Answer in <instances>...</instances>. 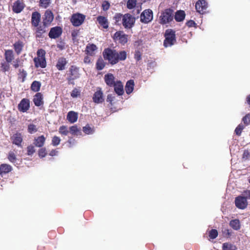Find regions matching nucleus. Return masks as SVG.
Listing matches in <instances>:
<instances>
[{
  "label": "nucleus",
  "mask_w": 250,
  "mask_h": 250,
  "mask_svg": "<svg viewBox=\"0 0 250 250\" xmlns=\"http://www.w3.org/2000/svg\"><path fill=\"white\" fill-rule=\"evenodd\" d=\"M103 56L105 60H107L111 64H116L119 61H124L126 58V53L125 51L119 52L110 48L104 49Z\"/></svg>",
  "instance_id": "f257e3e1"
},
{
  "label": "nucleus",
  "mask_w": 250,
  "mask_h": 250,
  "mask_svg": "<svg viewBox=\"0 0 250 250\" xmlns=\"http://www.w3.org/2000/svg\"><path fill=\"white\" fill-rule=\"evenodd\" d=\"M45 52L44 50L42 49L38 50L37 51V57L35 58L34 59L36 67H45L46 63L45 59Z\"/></svg>",
  "instance_id": "f03ea898"
},
{
  "label": "nucleus",
  "mask_w": 250,
  "mask_h": 250,
  "mask_svg": "<svg viewBox=\"0 0 250 250\" xmlns=\"http://www.w3.org/2000/svg\"><path fill=\"white\" fill-rule=\"evenodd\" d=\"M173 18V11L170 9H167L163 11L159 17L160 23L166 24L171 21Z\"/></svg>",
  "instance_id": "7ed1b4c3"
},
{
  "label": "nucleus",
  "mask_w": 250,
  "mask_h": 250,
  "mask_svg": "<svg viewBox=\"0 0 250 250\" xmlns=\"http://www.w3.org/2000/svg\"><path fill=\"white\" fill-rule=\"evenodd\" d=\"M166 39L164 42V45L166 47L170 46L175 42V32L171 29H167L165 33Z\"/></svg>",
  "instance_id": "20e7f679"
},
{
  "label": "nucleus",
  "mask_w": 250,
  "mask_h": 250,
  "mask_svg": "<svg viewBox=\"0 0 250 250\" xmlns=\"http://www.w3.org/2000/svg\"><path fill=\"white\" fill-rule=\"evenodd\" d=\"M123 17V25L125 28H131L134 25L135 19L132 15L129 14H125L122 16L119 15L118 18Z\"/></svg>",
  "instance_id": "39448f33"
},
{
  "label": "nucleus",
  "mask_w": 250,
  "mask_h": 250,
  "mask_svg": "<svg viewBox=\"0 0 250 250\" xmlns=\"http://www.w3.org/2000/svg\"><path fill=\"white\" fill-rule=\"evenodd\" d=\"M69 76L67 78L68 81L70 83L71 81H73L79 78L80 76L79 73V68L76 66L72 65L69 68Z\"/></svg>",
  "instance_id": "423d86ee"
},
{
  "label": "nucleus",
  "mask_w": 250,
  "mask_h": 250,
  "mask_svg": "<svg viewBox=\"0 0 250 250\" xmlns=\"http://www.w3.org/2000/svg\"><path fill=\"white\" fill-rule=\"evenodd\" d=\"M85 18L84 15L80 13L73 14L72 16L71 21L74 26H79L83 22Z\"/></svg>",
  "instance_id": "0eeeda50"
},
{
  "label": "nucleus",
  "mask_w": 250,
  "mask_h": 250,
  "mask_svg": "<svg viewBox=\"0 0 250 250\" xmlns=\"http://www.w3.org/2000/svg\"><path fill=\"white\" fill-rule=\"evenodd\" d=\"M153 19V14L151 10H145L141 14V21L145 23H148L152 21Z\"/></svg>",
  "instance_id": "6e6552de"
},
{
  "label": "nucleus",
  "mask_w": 250,
  "mask_h": 250,
  "mask_svg": "<svg viewBox=\"0 0 250 250\" xmlns=\"http://www.w3.org/2000/svg\"><path fill=\"white\" fill-rule=\"evenodd\" d=\"M235 204L237 208L243 209L247 207L248 202L246 198L244 196H239L235 198Z\"/></svg>",
  "instance_id": "1a4fd4ad"
},
{
  "label": "nucleus",
  "mask_w": 250,
  "mask_h": 250,
  "mask_svg": "<svg viewBox=\"0 0 250 250\" xmlns=\"http://www.w3.org/2000/svg\"><path fill=\"white\" fill-rule=\"evenodd\" d=\"M114 39L122 44H125L127 42V36L122 31L116 32L114 35Z\"/></svg>",
  "instance_id": "9d476101"
},
{
  "label": "nucleus",
  "mask_w": 250,
  "mask_h": 250,
  "mask_svg": "<svg viewBox=\"0 0 250 250\" xmlns=\"http://www.w3.org/2000/svg\"><path fill=\"white\" fill-rule=\"evenodd\" d=\"M207 7V3L205 0H199L195 4V8L197 11L201 14L204 13Z\"/></svg>",
  "instance_id": "9b49d317"
},
{
  "label": "nucleus",
  "mask_w": 250,
  "mask_h": 250,
  "mask_svg": "<svg viewBox=\"0 0 250 250\" xmlns=\"http://www.w3.org/2000/svg\"><path fill=\"white\" fill-rule=\"evenodd\" d=\"M44 17L43 19L42 23L44 25H48L53 21L54 15L53 13L50 10H46L44 14Z\"/></svg>",
  "instance_id": "f8f14e48"
},
{
  "label": "nucleus",
  "mask_w": 250,
  "mask_h": 250,
  "mask_svg": "<svg viewBox=\"0 0 250 250\" xmlns=\"http://www.w3.org/2000/svg\"><path fill=\"white\" fill-rule=\"evenodd\" d=\"M29 106V101L26 99H23L18 105V109L20 111L25 112L28 110Z\"/></svg>",
  "instance_id": "ddd939ff"
},
{
  "label": "nucleus",
  "mask_w": 250,
  "mask_h": 250,
  "mask_svg": "<svg viewBox=\"0 0 250 250\" xmlns=\"http://www.w3.org/2000/svg\"><path fill=\"white\" fill-rule=\"evenodd\" d=\"M62 30L60 27L52 28L49 33V36L50 38L56 39L58 38L62 34Z\"/></svg>",
  "instance_id": "4468645a"
},
{
  "label": "nucleus",
  "mask_w": 250,
  "mask_h": 250,
  "mask_svg": "<svg viewBox=\"0 0 250 250\" xmlns=\"http://www.w3.org/2000/svg\"><path fill=\"white\" fill-rule=\"evenodd\" d=\"M41 14L38 12H34L32 14L31 23L34 27H37L41 21Z\"/></svg>",
  "instance_id": "2eb2a0df"
},
{
  "label": "nucleus",
  "mask_w": 250,
  "mask_h": 250,
  "mask_svg": "<svg viewBox=\"0 0 250 250\" xmlns=\"http://www.w3.org/2000/svg\"><path fill=\"white\" fill-rule=\"evenodd\" d=\"M93 100L97 104L102 103L104 101L103 93L101 89L95 93L93 97Z\"/></svg>",
  "instance_id": "dca6fc26"
},
{
  "label": "nucleus",
  "mask_w": 250,
  "mask_h": 250,
  "mask_svg": "<svg viewBox=\"0 0 250 250\" xmlns=\"http://www.w3.org/2000/svg\"><path fill=\"white\" fill-rule=\"evenodd\" d=\"M104 80L106 84L109 86H113V84L116 83L115 82V77L111 73L105 75Z\"/></svg>",
  "instance_id": "f3484780"
},
{
  "label": "nucleus",
  "mask_w": 250,
  "mask_h": 250,
  "mask_svg": "<svg viewBox=\"0 0 250 250\" xmlns=\"http://www.w3.org/2000/svg\"><path fill=\"white\" fill-rule=\"evenodd\" d=\"M48 25H44L43 23L42 25H39L37 27H36V36L39 38L42 37V35L46 32V27Z\"/></svg>",
  "instance_id": "a211bd4d"
},
{
  "label": "nucleus",
  "mask_w": 250,
  "mask_h": 250,
  "mask_svg": "<svg viewBox=\"0 0 250 250\" xmlns=\"http://www.w3.org/2000/svg\"><path fill=\"white\" fill-rule=\"evenodd\" d=\"M114 90L119 95H122L124 93L123 84L120 81L116 82L114 84Z\"/></svg>",
  "instance_id": "6ab92c4d"
},
{
  "label": "nucleus",
  "mask_w": 250,
  "mask_h": 250,
  "mask_svg": "<svg viewBox=\"0 0 250 250\" xmlns=\"http://www.w3.org/2000/svg\"><path fill=\"white\" fill-rule=\"evenodd\" d=\"M24 8V4L20 0H17L13 3V10L17 13H20Z\"/></svg>",
  "instance_id": "aec40b11"
},
{
  "label": "nucleus",
  "mask_w": 250,
  "mask_h": 250,
  "mask_svg": "<svg viewBox=\"0 0 250 250\" xmlns=\"http://www.w3.org/2000/svg\"><path fill=\"white\" fill-rule=\"evenodd\" d=\"M13 143L18 146H21L22 141V136L21 133H17L12 137Z\"/></svg>",
  "instance_id": "412c9836"
},
{
  "label": "nucleus",
  "mask_w": 250,
  "mask_h": 250,
  "mask_svg": "<svg viewBox=\"0 0 250 250\" xmlns=\"http://www.w3.org/2000/svg\"><path fill=\"white\" fill-rule=\"evenodd\" d=\"M67 63V61L64 58H59L56 64L57 69L59 70H64L65 65Z\"/></svg>",
  "instance_id": "4be33fe9"
},
{
  "label": "nucleus",
  "mask_w": 250,
  "mask_h": 250,
  "mask_svg": "<svg viewBox=\"0 0 250 250\" xmlns=\"http://www.w3.org/2000/svg\"><path fill=\"white\" fill-rule=\"evenodd\" d=\"M12 169V167L6 164L0 165V175L6 174L10 172Z\"/></svg>",
  "instance_id": "5701e85b"
},
{
  "label": "nucleus",
  "mask_w": 250,
  "mask_h": 250,
  "mask_svg": "<svg viewBox=\"0 0 250 250\" xmlns=\"http://www.w3.org/2000/svg\"><path fill=\"white\" fill-rule=\"evenodd\" d=\"M97 20L99 24L103 28L107 29L108 27V22L107 19L104 16H98Z\"/></svg>",
  "instance_id": "b1692460"
},
{
  "label": "nucleus",
  "mask_w": 250,
  "mask_h": 250,
  "mask_svg": "<svg viewBox=\"0 0 250 250\" xmlns=\"http://www.w3.org/2000/svg\"><path fill=\"white\" fill-rule=\"evenodd\" d=\"M33 102L34 104L39 106L43 104L42 96L41 93H37L34 97Z\"/></svg>",
  "instance_id": "393cba45"
},
{
  "label": "nucleus",
  "mask_w": 250,
  "mask_h": 250,
  "mask_svg": "<svg viewBox=\"0 0 250 250\" xmlns=\"http://www.w3.org/2000/svg\"><path fill=\"white\" fill-rule=\"evenodd\" d=\"M67 119L71 123H74L76 122L78 119V114L73 111H70L67 114Z\"/></svg>",
  "instance_id": "a878e982"
},
{
  "label": "nucleus",
  "mask_w": 250,
  "mask_h": 250,
  "mask_svg": "<svg viewBox=\"0 0 250 250\" xmlns=\"http://www.w3.org/2000/svg\"><path fill=\"white\" fill-rule=\"evenodd\" d=\"M45 137L43 135H42L35 139L34 145L37 147H42L43 146L45 142Z\"/></svg>",
  "instance_id": "bb28decb"
},
{
  "label": "nucleus",
  "mask_w": 250,
  "mask_h": 250,
  "mask_svg": "<svg viewBox=\"0 0 250 250\" xmlns=\"http://www.w3.org/2000/svg\"><path fill=\"white\" fill-rule=\"evenodd\" d=\"M134 81L133 80L128 81L126 84L125 89L127 94L131 93L134 89Z\"/></svg>",
  "instance_id": "cd10ccee"
},
{
  "label": "nucleus",
  "mask_w": 250,
  "mask_h": 250,
  "mask_svg": "<svg viewBox=\"0 0 250 250\" xmlns=\"http://www.w3.org/2000/svg\"><path fill=\"white\" fill-rule=\"evenodd\" d=\"M5 58L8 62H11L14 59V55L12 50H7L5 52Z\"/></svg>",
  "instance_id": "c85d7f7f"
},
{
  "label": "nucleus",
  "mask_w": 250,
  "mask_h": 250,
  "mask_svg": "<svg viewBox=\"0 0 250 250\" xmlns=\"http://www.w3.org/2000/svg\"><path fill=\"white\" fill-rule=\"evenodd\" d=\"M185 14L183 11L177 12L175 15V19L177 21H181L185 19Z\"/></svg>",
  "instance_id": "c756f323"
},
{
  "label": "nucleus",
  "mask_w": 250,
  "mask_h": 250,
  "mask_svg": "<svg viewBox=\"0 0 250 250\" xmlns=\"http://www.w3.org/2000/svg\"><path fill=\"white\" fill-rule=\"evenodd\" d=\"M229 225L232 227L233 229L235 230H238L240 229V222L238 219H234L231 220L229 222Z\"/></svg>",
  "instance_id": "7c9ffc66"
},
{
  "label": "nucleus",
  "mask_w": 250,
  "mask_h": 250,
  "mask_svg": "<svg viewBox=\"0 0 250 250\" xmlns=\"http://www.w3.org/2000/svg\"><path fill=\"white\" fill-rule=\"evenodd\" d=\"M97 49V47L96 45L94 44H89L86 47L87 52L90 55H93L94 51L96 50Z\"/></svg>",
  "instance_id": "2f4dec72"
},
{
  "label": "nucleus",
  "mask_w": 250,
  "mask_h": 250,
  "mask_svg": "<svg viewBox=\"0 0 250 250\" xmlns=\"http://www.w3.org/2000/svg\"><path fill=\"white\" fill-rule=\"evenodd\" d=\"M41 84L38 81H34L32 83L31 86V89L37 92L40 90Z\"/></svg>",
  "instance_id": "473e14b6"
},
{
  "label": "nucleus",
  "mask_w": 250,
  "mask_h": 250,
  "mask_svg": "<svg viewBox=\"0 0 250 250\" xmlns=\"http://www.w3.org/2000/svg\"><path fill=\"white\" fill-rule=\"evenodd\" d=\"M105 66V62L102 58L98 60L96 63L97 69L99 70H102Z\"/></svg>",
  "instance_id": "72a5a7b5"
},
{
  "label": "nucleus",
  "mask_w": 250,
  "mask_h": 250,
  "mask_svg": "<svg viewBox=\"0 0 250 250\" xmlns=\"http://www.w3.org/2000/svg\"><path fill=\"white\" fill-rule=\"evenodd\" d=\"M22 47H23V45L21 42H17L14 44V48H15V51L18 54H19L21 53V51L22 50Z\"/></svg>",
  "instance_id": "f704fd0d"
},
{
  "label": "nucleus",
  "mask_w": 250,
  "mask_h": 250,
  "mask_svg": "<svg viewBox=\"0 0 250 250\" xmlns=\"http://www.w3.org/2000/svg\"><path fill=\"white\" fill-rule=\"evenodd\" d=\"M51 0H40V6L43 8H46L50 5Z\"/></svg>",
  "instance_id": "c9c22d12"
},
{
  "label": "nucleus",
  "mask_w": 250,
  "mask_h": 250,
  "mask_svg": "<svg viewBox=\"0 0 250 250\" xmlns=\"http://www.w3.org/2000/svg\"><path fill=\"white\" fill-rule=\"evenodd\" d=\"M223 249L224 250H236V249L235 246L229 243H224Z\"/></svg>",
  "instance_id": "e433bc0d"
},
{
  "label": "nucleus",
  "mask_w": 250,
  "mask_h": 250,
  "mask_svg": "<svg viewBox=\"0 0 250 250\" xmlns=\"http://www.w3.org/2000/svg\"><path fill=\"white\" fill-rule=\"evenodd\" d=\"M8 159L10 162L13 163H15L17 160L15 154L12 151H10L9 152L8 155Z\"/></svg>",
  "instance_id": "4c0bfd02"
},
{
  "label": "nucleus",
  "mask_w": 250,
  "mask_h": 250,
  "mask_svg": "<svg viewBox=\"0 0 250 250\" xmlns=\"http://www.w3.org/2000/svg\"><path fill=\"white\" fill-rule=\"evenodd\" d=\"M136 0H128L126 3L127 8L131 9L135 7L136 5Z\"/></svg>",
  "instance_id": "58836bf2"
},
{
  "label": "nucleus",
  "mask_w": 250,
  "mask_h": 250,
  "mask_svg": "<svg viewBox=\"0 0 250 250\" xmlns=\"http://www.w3.org/2000/svg\"><path fill=\"white\" fill-rule=\"evenodd\" d=\"M59 132L62 135H67L69 132L66 126H61L59 128Z\"/></svg>",
  "instance_id": "ea45409f"
},
{
  "label": "nucleus",
  "mask_w": 250,
  "mask_h": 250,
  "mask_svg": "<svg viewBox=\"0 0 250 250\" xmlns=\"http://www.w3.org/2000/svg\"><path fill=\"white\" fill-rule=\"evenodd\" d=\"M28 132L31 133H34L37 131L36 126L33 124H30L28 126Z\"/></svg>",
  "instance_id": "a19ab883"
},
{
  "label": "nucleus",
  "mask_w": 250,
  "mask_h": 250,
  "mask_svg": "<svg viewBox=\"0 0 250 250\" xmlns=\"http://www.w3.org/2000/svg\"><path fill=\"white\" fill-rule=\"evenodd\" d=\"M218 235V232L216 229H212L210 231L209 236L211 239H215Z\"/></svg>",
  "instance_id": "79ce46f5"
},
{
  "label": "nucleus",
  "mask_w": 250,
  "mask_h": 250,
  "mask_svg": "<svg viewBox=\"0 0 250 250\" xmlns=\"http://www.w3.org/2000/svg\"><path fill=\"white\" fill-rule=\"evenodd\" d=\"M83 131L87 134H91L93 132L92 128L88 125L83 127Z\"/></svg>",
  "instance_id": "37998d69"
},
{
  "label": "nucleus",
  "mask_w": 250,
  "mask_h": 250,
  "mask_svg": "<svg viewBox=\"0 0 250 250\" xmlns=\"http://www.w3.org/2000/svg\"><path fill=\"white\" fill-rule=\"evenodd\" d=\"M79 34V30H73L71 32V36L72 37V40L74 42H75L77 40V38Z\"/></svg>",
  "instance_id": "c03bdc74"
},
{
  "label": "nucleus",
  "mask_w": 250,
  "mask_h": 250,
  "mask_svg": "<svg viewBox=\"0 0 250 250\" xmlns=\"http://www.w3.org/2000/svg\"><path fill=\"white\" fill-rule=\"evenodd\" d=\"M60 141L61 140L58 137L55 136L52 139V144L55 146H57L60 144Z\"/></svg>",
  "instance_id": "a18cd8bd"
},
{
  "label": "nucleus",
  "mask_w": 250,
  "mask_h": 250,
  "mask_svg": "<svg viewBox=\"0 0 250 250\" xmlns=\"http://www.w3.org/2000/svg\"><path fill=\"white\" fill-rule=\"evenodd\" d=\"M80 93V91L77 88H74L71 93V96L73 98H76L77 97Z\"/></svg>",
  "instance_id": "49530a36"
},
{
  "label": "nucleus",
  "mask_w": 250,
  "mask_h": 250,
  "mask_svg": "<svg viewBox=\"0 0 250 250\" xmlns=\"http://www.w3.org/2000/svg\"><path fill=\"white\" fill-rule=\"evenodd\" d=\"M243 128L244 126L241 125H239L235 130L236 134L238 135H240Z\"/></svg>",
  "instance_id": "de8ad7c7"
},
{
  "label": "nucleus",
  "mask_w": 250,
  "mask_h": 250,
  "mask_svg": "<svg viewBox=\"0 0 250 250\" xmlns=\"http://www.w3.org/2000/svg\"><path fill=\"white\" fill-rule=\"evenodd\" d=\"M35 150L33 146H30L27 147V154L28 155L33 154Z\"/></svg>",
  "instance_id": "09e8293b"
},
{
  "label": "nucleus",
  "mask_w": 250,
  "mask_h": 250,
  "mask_svg": "<svg viewBox=\"0 0 250 250\" xmlns=\"http://www.w3.org/2000/svg\"><path fill=\"white\" fill-rule=\"evenodd\" d=\"M46 154V149L44 148H41L39 151V155L41 157H44Z\"/></svg>",
  "instance_id": "8fccbe9b"
},
{
  "label": "nucleus",
  "mask_w": 250,
  "mask_h": 250,
  "mask_svg": "<svg viewBox=\"0 0 250 250\" xmlns=\"http://www.w3.org/2000/svg\"><path fill=\"white\" fill-rule=\"evenodd\" d=\"M243 121L245 124L248 125L250 123V115L248 114L247 115H246L243 118Z\"/></svg>",
  "instance_id": "3c124183"
},
{
  "label": "nucleus",
  "mask_w": 250,
  "mask_h": 250,
  "mask_svg": "<svg viewBox=\"0 0 250 250\" xmlns=\"http://www.w3.org/2000/svg\"><path fill=\"white\" fill-rule=\"evenodd\" d=\"M103 9L104 11L107 10L110 7V4L108 1H105L102 4Z\"/></svg>",
  "instance_id": "603ef678"
},
{
  "label": "nucleus",
  "mask_w": 250,
  "mask_h": 250,
  "mask_svg": "<svg viewBox=\"0 0 250 250\" xmlns=\"http://www.w3.org/2000/svg\"><path fill=\"white\" fill-rule=\"evenodd\" d=\"M250 157V153L248 150H245L243 154V159L246 160Z\"/></svg>",
  "instance_id": "864d4df0"
},
{
  "label": "nucleus",
  "mask_w": 250,
  "mask_h": 250,
  "mask_svg": "<svg viewBox=\"0 0 250 250\" xmlns=\"http://www.w3.org/2000/svg\"><path fill=\"white\" fill-rule=\"evenodd\" d=\"M78 131V129L76 126H72L70 127V132L72 134H75Z\"/></svg>",
  "instance_id": "5fc2aeb1"
},
{
  "label": "nucleus",
  "mask_w": 250,
  "mask_h": 250,
  "mask_svg": "<svg viewBox=\"0 0 250 250\" xmlns=\"http://www.w3.org/2000/svg\"><path fill=\"white\" fill-rule=\"evenodd\" d=\"M244 195L245 198L250 199V190H245L244 192Z\"/></svg>",
  "instance_id": "6e6d98bb"
},
{
  "label": "nucleus",
  "mask_w": 250,
  "mask_h": 250,
  "mask_svg": "<svg viewBox=\"0 0 250 250\" xmlns=\"http://www.w3.org/2000/svg\"><path fill=\"white\" fill-rule=\"evenodd\" d=\"M195 24V22H194L193 21H192V20L189 21H188L187 22V25L188 27H192V26H193Z\"/></svg>",
  "instance_id": "4d7b16f0"
},
{
  "label": "nucleus",
  "mask_w": 250,
  "mask_h": 250,
  "mask_svg": "<svg viewBox=\"0 0 250 250\" xmlns=\"http://www.w3.org/2000/svg\"><path fill=\"white\" fill-rule=\"evenodd\" d=\"M135 59L137 61H139L140 60H141V56L139 52L136 53V54H135Z\"/></svg>",
  "instance_id": "13d9d810"
},
{
  "label": "nucleus",
  "mask_w": 250,
  "mask_h": 250,
  "mask_svg": "<svg viewBox=\"0 0 250 250\" xmlns=\"http://www.w3.org/2000/svg\"><path fill=\"white\" fill-rule=\"evenodd\" d=\"M84 62L86 63H89L90 62V60L88 57H85L84 59Z\"/></svg>",
  "instance_id": "bf43d9fd"
},
{
  "label": "nucleus",
  "mask_w": 250,
  "mask_h": 250,
  "mask_svg": "<svg viewBox=\"0 0 250 250\" xmlns=\"http://www.w3.org/2000/svg\"><path fill=\"white\" fill-rule=\"evenodd\" d=\"M57 152H58L57 151H56L55 150H52V151H51L49 154L51 156H55L56 155Z\"/></svg>",
  "instance_id": "052dcab7"
},
{
  "label": "nucleus",
  "mask_w": 250,
  "mask_h": 250,
  "mask_svg": "<svg viewBox=\"0 0 250 250\" xmlns=\"http://www.w3.org/2000/svg\"><path fill=\"white\" fill-rule=\"evenodd\" d=\"M107 101L111 102L113 101V97L111 95H108L107 98Z\"/></svg>",
  "instance_id": "680f3d73"
},
{
  "label": "nucleus",
  "mask_w": 250,
  "mask_h": 250,
  "mask_svg": "<svg viewBox=\"0 0 250 250\" xmlns=\"http://www.w3.org/2000/svg\"><path fill=\"white\" fill-rule=\"evenodd\" d=\"M246 101L248 104L249 105L250 107V94L247 97Z\"/></svg>",
  "instance_id": "e2e57ef3"
},
{
  "label": "nucleus",
  "mask_w": 250,
  "mask_h": 250,
  "mask_svg": "<svg viewBox=\"0 0 250 250\" xmlns=\"http://www.w3.org/2000/svg\"><path fill=\"white\" fill-rule=\"evenodd\" d=\"M14 66L15 67V68H17L19 67V64H18V62H16V63H15L14 64Z\"/></svg>",
  "instance_id": "0e129e2a"
},
{
  "label": "nucleus",
  "mask_w": 250,
  "mask_h": 250,
  "mask_svg": "<svg viewBox=\"0 0 250 250\" xmlns=\"http://www.w3.org/2000/svg\"><path fill=\"white\" fill-rule=\"evenodd\" d=\"M249 182L250 183V179H249Z\"/></svg>",
  "instance_id": "69168bd1"
}]
</instances>
